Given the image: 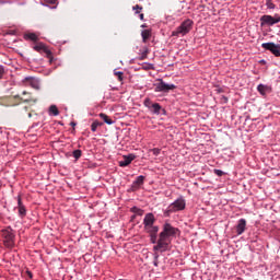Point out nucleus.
<instances>
[{"label": "nucleus", "mask_w": 280, "mask_h": 280, "mask_svg": "<svg viewBox=\"0 0 280 280\" xmlns=\"http://www.w3.org/2000/svg\"><path fill=\"white\" fill-rule=\"evenodd\" d=\"M178 233H180V231L177 228L165 223L160 234H149L151 244H155L153 250L156 253H167L172 246V238L176 237Z\"/></svg>", "instance_id": "f257e3e1"}, {"label": "nucleus", "mask_w": 280, "mask_h": 280, "mask_svg": "<svg viewBox=\"0 0 280 280\" xmlns=\"http://www.w3.org/2000/svg\"><path fill=\"white\" fill-rule=\"evenodd\" d=\"M1 235L3 237V244L7 248H14L16 235L14 234V230L10 226L5 228L1 231Z\"/></svg>", "instance_id": "f03ea898"}, {"label": "nucleus", "mask_w": 280, "mask_h": 280, "mask_svg": "<svg viewBox=\"0 0 280 280\" xmlns=\"http://www.w3.org/2000/svg\"><path fill=\"white\" fill-rule=\"evenodd\" d=\"M194 27V21L185 20L175 31L172 32V36H187Z\"/></svg>", "instance_id": "7ed1b4c3"}, {"label": "nucleus", "mask_w": 280, "mask_h": 280, "mask_svg": "<svg viewBox=\"0 0 280 280\" xmlns=\"http://www.w3.org/2000/svg\"><path fill=\"white\" fill-rule=\"evenodd\" d=\"M155 93H170L176 89L175 84L165 83L163 79H158V82L154 84Z\"/></svg>", "instance_id": "20e7f679"}, {"label": "nucleus", "mask_w": 280, "mask_h": 280, "mask_svg": "<svg viewBox=\"0 0 280 280\" xmlns=\"http://www.w3.org/2000/svg\"><path fill=\"white\" fill-rule=\"evenodd\" d=\"M185 207V199L178 198L167 207V211L168 213H176L177 211H184Z\"/></svg>", "instance_id": "39448f33"}, {"label": "nucleus", "mask_w": 280, "mask_h": 280, "mask_svg": "<svg viewBox=\"0 0 280 280\" xmlns=\"http://www.w3.org/2000/svg\"><path fill=\"white\" fill-rule=\"evenodd\" d=\"M277 23H280V15H262L260 18V25L264 27V25H277Z\"/></svg>", "instance_id": "423d86ee"}, {"label": "nucleus", "mask_w": 280, "mask_h": 280, "mask_svg": "<svg viewBox=\"0 0 280 280\" xmlns=\"http://www.w3.org/2000/svg\"><path fill=\"white\" fill-rule=\"evenodd\" d=\"M261 47L267 51H271V54L276 56V58H280V44H275L272 42L264 43L261 44Z\"/></svg>", "instance_id": "0eeeda50"}, {"label": "nucleus", "mask_w": 280, "mask_h": 280, "mask_svg": "<svg viewBox=\"0 0 280 280\" xmlns=\"http://www.w3.org/2000/svg\"><path fill=\"white\" fill-rule=\"evenodd\" d=\"M24 86H31V89H35V91H40V81L34 77H26L23 80Z\"/></svg>", "instance_id": "6e6552de"}, {"label": "nucleus", "mask_w": 280, "mask_h": 280, "mask_svg": "<svg viewBox=\"0 0 280 280\" xmlns=\"http://www.w3.org/2000/svg\"><path fill=\"white\" fill-rule=\"evenodd\" d=\"M33 49L35 51H43L44 54H46V57L49 59V62L50 63L54 62V57L51 56V50H49V48H47L45 44L39 43V44L35 45L33 47Z\"/></svg>", "instance_id": "1a4fd4ad"}, {"label": "nucleus", "mask_w": 280, "mask_h": 280, "mask_svg": "<svg viewBox=\"0 0 280 280\" xmlns=\"http://www.w3.org/2000/svg\"><path fill=\"white\" fill-rule=\"evenodd\" d=\"M18 211L20 218H25L27 215V210L25 209V206L23 205V200L21 199V195L18 196Z\"/></svg>", "instance_id": "9d476101"}, {"label": "nucleus", "mask_w": 280, "mask_h": 280, "mask_svg": "<svg viewBox=\"0 0 280 280\" xmlns=\"http://www.w3.org/2000/svg\"><path fill=\"white\" fill-rule=\"evenodd\" d=\"M144 180H145V176L143 175L138 176L131 185V191H137L141 187V185H143Z\"/></svg>", "instance_id": "9b49d317"}, {"label": "nucleus", "mask_w": 280, "mask_h": 280, "mask_svg": "<svg viewBox=\"0 0 280 280\" xmlns=\"http://www.w3.org/2000/svg\"><path fill=\"white\" fill-rule=\"evenodd\" d=\"M135 154L125 155L124 159L119 162L120 167H128L135 161Z\"/></svg>", "instance_id": "f8f14e48"}, {"label": "nucleus", "mask_w": 280, "mask_h": 280, "mask_svg": "<svg viewBox=\"0 0 280 280\" xmlns=\"http://www.w3.org/2000/svg\"><path fill=\"white\" fill-rule=\"evenodd\" d=\"M154 222H156V218H154L153 213L149 212L144 215V219H143L144 226H151L154 224Z\"/></svg>", "instance_id": "ddd939ff"}, {"label": "nucleus", "mask_w": 280, "mask_h": 280, "mask_svg": "<svg viewBox=\"0 0 280 280\" xmlns=\"http://www.w3.org/2000/svg\"><path fill=\"white\" fill-rule=\"evenodd\" d=\"M246 231V219H241L236 225V234L242 235Z\"/></svg>", "instance_id": "4468645a"}, {"label": "nucleus", "mask_w": 280, "mask_h": 280, "mask_svg": "<svg viewBox=\"0 0 280 280\" xmlns=\"http://www.w3.org/2000/svg\"><path fill=\"white\" fill-rule=\"evenodd\" d=\"M144 231L149 235H159V225H147L144 226Z\"/></svg>", "instance_id": "2eb2a0df"}, {"label": "nucleus", "mask_w": 280, "mask_h": 280, "mask_svg": "<svg viewBox=\"0 0 280 280\" xmlns=\"http://www.w3.org/2000/svg\"><path fill=\"white\" fill-rule=\"evenodd\" d=\"M14 98L24 102V104H36V102H38V98H34L32 96L23 98L20 95H15Z\"/></svg>", "instance_id": "dca6fc26"}, {"label": "nucleus", "mask_w": 280, "mask_h": 280, "mask_svg": "<svg viewBox=\"0 0 280 280\" xmlns=\"http://www.w3.org/2000/svg\"><path fill=\"white\" fill-rule=\"evenodd\" d=\"M149 110H151V113H153V115H161V104L153 103L151 105V108H149Z\"/></svg>", "instance_id": "f3484780"}, {"label": "nucleus", "mask_w": 280, "mask_h": 280, "mask_svg": "<svg viewBox=\"0 0 280 280\" xmlns=\"http://www.w3.org/2000/svg\"><path fill=\"white\" fill-rule=\"evenodd\" d=\"M98 117H101V119H103V121L105 124H107L108 126H113L114 121H113V119H110V117H108V115L101 113V114H98Z\"/></svg>", "instance_id": "a211bd4d"}, {"label": "nucleus", "mask_w": 280, "mask_h": 280, "mask_svg": "<svg viewBox=\"0 0 280 280\" xmlns=\"http://www.w3.org/2000/svg\"><path fill=\"white\" fill-rule=\"evenodd\" d=\"M25 40H32L33 43H36L38 40V35L35 33H26L24 35Z\"/></svg>", "instance_id": "6ab92c4d"}, {"label": "nucleus", "mask_w": 280, "mask_h": 280, "mask_svg": "<svg viewBox=\"0 0 280 280\" xmlns=\"http://www.w3.org/2000/svg\"><path fill=\"white\" fill-rule=\"evenodd\" d=\"M141 36H142V42L148 43V39L150 38V36H152V32L150 30H144L141 32Z\"/></svg>", "instance_id": "aec40b11"}, {"label": "nucleus", "mask_w": 280, "mask_h": 280, "mask_svg": "<svg viewBox=\"0 0 280 280\" xmlns=\"http://www.w3.org/2000/svg\"><path fill=\"white\" fill-rule=\"evenodd\" d=\"M101 126H104V122H101L100 120H94L91 125L92 132H97V128H101Z\"/></svg>", "instance_id": "412c9836"}, {"label": "nucleus", "mask_w": 280, "mask_h": 280, "mask_svg": "<svg viewBox=\"0 0 280 280\" xmlns=\"http://www.w3.org/2000/svg\"><path fill=\"white\" fill-rule=\"evenodd\" d=\"M257 91L260 93V95H266V91H268V86H266L264 84H259L257 86Z\"/></svg>", "instance_id": "4be33fe9"}, {"label": "nucleus", "mask_w": 280, "mask_h": 280, "mask_svg": "<svg viewBox=\"0 0 280 280\" xmlns=\"http://www.w3.org/2000/svg\"><path fill=\"white\" fill-rule=\"evenodd\" d=\"M114 75L117 78L119 82H124V72L114 70Z\"/></svg>", "instance_id": "5701e85b"}, {"label": "nucleus", "mask_w": 280, "mask_h": 280, "mask_svg": "<svg viewBox=\"0 0 280 280\" xmlns=\"http://www.w3.org/2000/svg\"><path fill=\"white\" fill-rule=\"evenodd\" d=\"M49 112L52 113L55 117H57V115H60V112L58 110V107L56 105H51L49 107Z\"/></svg>", "instance_id": "b1692460"}, {"label": "nucleus", "mask_w": 280, "mask_h": 280, "mask_svg": "<svg viewBox=\"0 0 280 280\" xmlns=\"http://www.w3.org/2000/svg\"><path fill=\"white\" fill-rule=\"evenodd\" d=\"M266 7L268 10H275V8H277V5L272 3V0H266Z\"/></svg>", "instance_id": "393cba45"}, {"label": "nucleus", "mask_w": 280, "mask_h": 280, "mask_svg": "<svg viewBox=\"0 0 280 280\" xmlns=\"http://www.w3.org/2000/svg\"><path fill=\"white\" fill-rule=\"evenodd\" d=\"M72 156L75 158V160L78 161V159H80V156H82V150L78 149V150H74L72 152Z\"/></svg>", "instance_id": "a878e982"}, {"label": "nucleus", "mask_w": 280, "mask_h": 280, "mask_svg": "<svg viewBox=\"0 0 280 280\" xmlns=\"http://www.w3.org/2000/svg\"><path fill=\"white\" fill-rule=\"evenodd\" d=\"M131 211H132V213H136L137 215H143V210H141L137 207L131 208Z\"/></svg>", "instance_id": "bb28decb"}, {"label": "nucleus", "mask_w": 280, "mask_h": 280, "mask_svg": "<svg viewBox=\"0 0 280 280\" xmlns=\"http://www.w3.org/2000/svg\"><path fill=\"white\" fill-rule=\"evenodd\" d=\"M148 54H150V50L148 48H144L141 54L140 60H145V58H148Z\"/></svg>", "instance_id": "cd10ccee"}, {"label": "nucleus", "mask_w": 280, "mask_h": 280, "mask_svg": "<svg viewBox=\"0 0 280 280\" xmlns=\"http://www.w3.org/2000/svg\"><path fill=\"white\" fill-rule=\"evenodd\" d=\"M135 10L136 14H141V10H143V7L137 4L132 8Z\"/></svg>", "instance_id": "c85d7f7f"}, {"label": "nucleus", "mask_w": 280, "mask_h": 280, "mask_svg": "<svg viewBox=\"0 0 280 280\" xmlns=\"http://www.w3.org/2000/svg\"><path fill=\"white\" fill-rule=\"evenodd\" d=\"M152 104H154V103H152V101L150 98L144 100V106L147 108H149V109L152 108Z\"/></svg>", "instance_id": "c756f323"}, {"label": "nucleus", "mask_w": 280, "mask_h": 280, "mask_svg": "<svg viewBox=\"0 0 280 280\" xmlns=\"http://www.w3.org/2000/svg\"><path fill=\"white\" fill-rule=\"evenodd\" d=\"M5 75V68L0 65V80Z\"/></svg>", "instance_id": "7c9ffc66"}, {"label": "nucleus", "mask_w": 280, "mask_h": 280, "mask_svg": "<svg viewBox=\"0 0 280 280\" xmlns=\"http://www.w3.org/2000/svg\"><path fill=\"white\" fill-rule=\"evenodd\" d=\"M151 152H153L154 156H159L161 154V149H152Z\"/></svg>", "instance_id": "2f4dec72"}, {"label": "nucleus", "mask_w": 280, "mask_h": 280, "mask_svg": "<svg viewBox=\"0 0 280 280\" xmlns=\"http://www.w3.org/2000/svg\"><path fill=\"white\" fill-rule=\"evenodd\" d=\"M213 172H214V174H215L217 176H224V173H223L222 170L215 168Z\"/></svg>", "instance_id": "473e14b6"}, {"label": "nucleus", "mask_w": 280, "mask_h": 280, "mask_svg": "<svg viewBox=\"0 0 280 280\" xmlns=\"http://www.w3.org/2000/svg\"><path fill=\"white\" fill-rule=\"evenodd\" d=\"M154 266H159V255L154 256Z\"/></svg>", "instance_id": "72a5a7b5"}, {"label": "nucleus", "mask_w": 280, "mask_h": 280, "mask_svg": "<svg viewBox=\"0 0 280 280\" xmlns=\"http://www.w3.org/2000/svg\"><path fill=\"white\" fill-rule=\"evenodd\" d=\"M22 95H32V94L27 91H24V92H22Z\"/></svg>", "instance_id": "f704fd0d"}, {"label": "nucleus", "mask_w": 280, "mask_h": 280, "mask_svg": "<svg viewBox=\"0 0 280 280\" xmlns=\"http://www.w3.org/2000/svg\"><path fill=\"white\" fill-rule=\"evenodd\" d=\"M139 18H140V21H143V18H144L143 13H141V14L139 15Z\"/></svg>", "instance_id": "c9c22d12"}, {"label": "nucleus", "mask_w": 280, "mask_h": 280, "mask_svg": "<svg viewBox=\"0 0 280 280\" xmlns=\"http://www.w3.org/2000/svg\"><path fill=\"white\" fill-rule=\"evenodd\" d=\"M70 126H72V128H75V122L74 121L70 122Z\"/></svg>", "instance_id": "e433bc0d"}, {"label": "nucleus", "mask_w": 280, "mask_h": 280, "mask_svg": "<svg viewBox=\"0 0 280 280\" xmlns=\"http://www.w3.org/2000/svg\"><path fill=\"white\" fill-rule=\"evenodd\" d=\"M50 3H52V5H56V0H51Z\"/></svg>", "instance_id": "4c0bfd02"}, {"label": "nucleus", "mask_w": 280, "mask_h": 280, "mask_svg": "<svg viewBox=\"0 0 280 280\" xmlns=\"http://www.w3.org/2000/svg\"><path fill=\"white\" fill-rule=\"evenodd\" d=\"M141 27H145V24L141 25Z\"/></svg>", "instance_id": "58836bf2"}, {"label": "nucleus", "mask_w": 280, "mask_h": 280, "mask_svg": "<svg viewBox=\"0 0 280 280\" xmlns=\"http://www.w3.org/2000/svg\"><path fill=\"white\" fill-rule=\"evenodd\" d=\"M30 277H32V272H28Z\"/></svg>", "instance_id": "ea45409f"}]
</instances>
